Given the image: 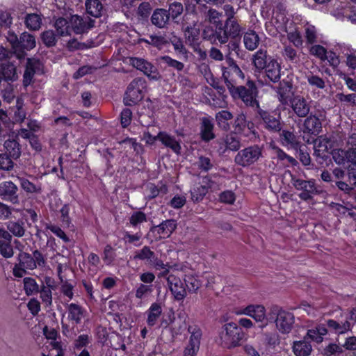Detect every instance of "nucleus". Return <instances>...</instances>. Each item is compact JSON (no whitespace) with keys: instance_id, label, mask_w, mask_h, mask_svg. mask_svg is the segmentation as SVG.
Masks as SVG:
<instances>
[{"instance_id":"46","label":"nucleus","mask_w":356,"mask_h":356,"mask_svg":"<svg viewBox=\"0 0 356 356\" xmlns=\"http://www.w3.org/2000/svg\"><path fill=\"white\" fill-rule=\"evenodd\" d=\"M329 140L326 138L319 137L314 140V154L316 156L323 158L325 153L328 149Z\"/></svg>"},{"instance_id":"30","label":"nucleus","mask_w":356,"mask_h":356,"mask_svg":"<svg viewBox=\"0 0 356 356\" xmlns=\"http://www.w3.org/2000/svg\"><path fill=\"white\" fill-rule=\"evenodd\" d=\"M157 138H159V140H160L164 146L170 148L176 154L180 153L181 145L175 137L171 136L166 132L160 131L157 134Z\"/></svg>"},{"instance_id":"48","label":"nucleus","mask_w":356,"mask_h":356,"mask_svg":"<svg viewBox=\"0 0 356 356\" xmlns=\"http://www.w3.org/2000/svg\"><path fill=\"white\" fill-rule=\"evenodd\" d=\"M234 127L235 130L239 133L243 131L247 127L249 129H251L254 124L251 122H248L246 120V116L243 113L238 114L235 120Z\"/></svg>"},{"instance_id":"20","label":"nucleus","mask_w":356,"mask_h":356,"mask_svg":"<svg viewBox=\"0 0 356 356\" xmlns=\"http://www.w3.org/2000/svg\"><path fill=\"white\" fill-rule=\"evenodd\" d=\"M289 104L294 113L299 118H305L310 112L309 102L301 95L293 96Z\"/></svg>"},{"instance_id":"31","label":"nucleus","mask_w":356,"mask_h":356,"mask_svg":"<svg viewBox=\"0 0 356 356\" xmlns=\"http://www.w3.org/2000/svg\"><path fill=\"white\" fill-rule=\"evenodd\" d=\"M243 42L245 49L252 51L259 47L260 38L254 31L249 30L243 34Z\"/></svg>"},{"instance_id":"36","label":"nucleus","mask_w":356,"mask_h":356,"mask_svg":"<svg viewBox=\"0 0 356 356\" xmlns=\"http://www.w3.org/2000/svg\"><path fill=\"white\" fill-rule=\"evenodd\" d=\"M6 149V154L11 156L14 160H17L21 156V145L15 139H8L3 144Z\"/></svg>"},{"instance_id":"22","label":"nucleus","mask_w":356,"mask_h":356,"mask_svg":"<svg viewBox=\"0 0 356 356\" xmlns=\"http://www.w3.org/2000/svg\"><path fill=\"white\" fill-rule=\"evenodd\" d=\"M275 59L274 57L268 54L266 49L261 48L253 54L252 63L256 70L261 73L268 67L269 60Z\"/></svg>"},{"instance_id":"39","label":"nucleus","mask_w":356,"mask_h":356,"mask_svg":"<svg viewBox=\"0 0 356 356\" xmlns=\"http://www.w3.org/2000/svg\"><path fill=\"white\" fill-rule=\"evenodd\" d=\"M327 330L324 325H319L314 329H310L307 331L306 337L310 339L316 343L323 341V336L326 335Z\"/></svg>"},{"instance_id":"21","label":"nucleus","mask_w":356,"mask_h":356,"mask_svg":"<svg viewBox=\"0 0 356 356\" xmlns=\"http://www.w3.org/2000/svg\"><path fill=\"white\" fill-rule=\"evenodd\" d=\"M204 185L195 186L191 190V200L193 202H200L208 193V189H214L215 183L208 176L203 178Z\"/></svg>"},{"instance_id":"25","label":"nucleus","mask_w":356,"mask_h":356,"mask_svg":"<svg viewBox=\"0 0 356 356\" xmlns=\"http://www.w3.org/2000/svg\"><path fill=\"white\" fill-rule=\"evenodd\" d=\"M218 152L220 154H225L227 150L238 151L241 147V138L237 136L231 134L225 136L223 142L220 143Z\"/></svg>"},{"instance_id":"5","label":"nucleus","mask_w":356,"mask_h":356,"mask_svg":"<svg viewBox=\"0 0 356 356\" xmlns=\"http://www.w3.org/2000/svg\"><path fill=\"white\" fill-rule=\"evenodd\" d=\"M243 337V331L234 323L225 324L219 333L220 343L225 348L240 346Z\"/></svg>"},{"instance_id":"47","label":"nucleus","mask_w":356,"mask_h":356,"mask_svg":"<svg viewBox=\"0 0 356 356\" xmlns=\"http://www.w3.org/2000/svg\"><path fill=\"white\" fill-rule=\"evenodd\" d=\"M24 289L27 296H32L39 292V285L35 280L31 277H24L23 280Z\"/></svg>"},{"instance_id":"59","label":"nucleus","mask_w":356,"mask_h":356,"mask_svg":"<svg viewBox=\"0 0 356 356\" xmlns=\"http://www.w3.org/2000/svg\"><path fill=\"white\" fill-rule=\"evenodd\" d=\"M309 84L313 87H316L318 89H323L325 87V83L324 80L317 75L309 74L306 76Z\"/></svg>"},{"instance_id":"41","label":"nucleus","mask_w":356,"mask_h":356,"mask_svg":"<svg viewBox=\"0 0 356 356\" xmlns=\"http://www.w3.org/2000/svg\"><path fill=\"white\" fill-rule=\"evenodd\" d=\"M328 328L336 334H343L350 330V323L348 321L337 322L333 319L327 321Z\"/></svg>"},{"instance_id":"15","label":"nucleus","mask_w":356,"mask_h":356,"mask_svg":"<svg viewBox=\"0 0 356 356\" xmlns=\"http://www.w3.org/2000/svg\"><path fill=\"white\" fill-rule=\"evenodd\" d=\"M238 315H246L252 318L256 322L261 323L259 327L263 328L267 325L266 309L264 305L258 304H251L240 309L236 312Z\"/></svg>"},{"instance_id":"57","label":"nucleus","mask_w":356,"mask_h":356,"mask_svg":"<svg viewBox=\"0 0 356 356\" xmlns=\"http://www.w3.org/2000/svg\"><path fill=\"white\" fill-rule=\"evenodd\" d=\"M38 293H40V298L42 302L47 307L51 306L52 304V292L51 287L49 286L42 285L41 289H39Z\"/></svg>"},{"instance_id":"17","label":"nucleus","mask_w":356,"mask_h":356,"mask_svg":"<svg viewBox=\"0 0 356 356\" xmlns=\"http://www.w3.org/2000/svg\"><path fill=\"white\" fill-rule=\"evenodd\" d=\"M72 32L75 34H83L95 26V20L88 16L73 15L70 18Z\"/></svg>"},{"instance_id":"64","label":"nucleus","mask_w":356,"mask_h":356,"mask_svg":"<svg viewBox=\"0 0 356 356\" xmlns=\"http://www.w3.org/2000/svg\"><path fill=\"white\" fill-rule=\"evenodd\" d=\"M197 166L202 171L208 172L213 168V163L210 158L201 156L198 159Z\"/></svg>"},{"instance_id":"34","label":"nucleus","mask_w":356,"mask_h":356,"mask_svg":"<svg viewBox=\"0 0 356 356\" xmlns=\"http://www.w3.org/2000/svg\"><path fill=\"white\" fill-rule=\"evenodd\" d=\"M7 229L16 237H22L25 234L26 228L25 222L22 219L17 220H10L6 223Z\"/></svg>"},{"instance_id":"60","label":"nucleus","mask_w":356,"mask_h":356,"mask_svg":"<svg viewBox=\"0 0 356 356\" xmlns=\"http://www.w3.org/2000/svg\"><path fill=\"white\" fill-rule=\"evenodd\" d=\"M327 52L326 49L320 44H314L309 49V53L322 61H325Z\"/></svg>"},{"instance_id":"37","label":"nucleus","mask_w":356,"mask_h":356,"mask_svg":"<svg viewBox=\"0 0 356 356\" xmlns=\"http://www.w3.org/2000/svg\"><path fill=\"white\" fill-rule=\"evenodd\" d=\"M161 314L162 307L161 304L159 302H153L147 311V323L148 326L152 327L155 325Z\"/></svg>"},{"instance_id":"3","label":"nucleus","mask_w":356,"mask_h":356,"mask_svg":"<svg viewBox=\"0 0 356 356\" xmlns=\"http://www.w3.org/2000/svg\"><path fill=\"white\" fill-rule=\"evenodd\" d=\"M183 10V5L177 1L170 3L168 9L156 8L151 15V23L158 29H168L172 22H177V19L182 14Z\"/></svg>"},{"instance_id":"24","label":"nucleus","mask_w":356,"mask_h":356,"mask_svg":"<svg viewBox=\"0 0 356 356\" xmlns=\"http://www.w3.org/2000/svg\"><path fill=\"white\" fill-rule=\"evenodd\" d=\"M302 131L311 135L317 136L322 131V122L315 115L311 114L305 117Z\"/></svg>"},{"instance_id":"9","label":"nucleus","mask_w":356,"mask_h":356,"mask_svg":"<svg viewBox=\"0 0 356 356\" xmlns=\"http://www.w3.org/2000/svg\"><path fill=\"white\" fill-rule=\"evenodd\" d=\"M228 44L225 47L227 48L228 53L225 56L227 63L229 67H226L228 72H231L232 74H234L236 76L241 77L242 79L244 78V74L242 70L236 63L234 60L229 57V55L232 51L235 52V54L240 56L243 54V51L241 48V42L240 38H230V40H228Z\"/></svg>"},{"instance_id":"29","label":"nucleus","mask_w":356,"mask_h":356,"mask_svg":"<svg viewBox=\"0 0 356 356\" xmlns=\"http://www.w3.org/2000/svg\"><path fill=\"white\" fill-rule=\"evenodd\" d=\"M67 318L73 324H79L81 323L82 318L84 316V309L83 307L76 303H70L67 306Z\"/></svg>"},{"instance_id":"28","label":"nucleus","mask_w":356,"mask_h":356,"mask_svg":"<svg viewBox=\"0 0 356 356\" xmlns=\"http://www.w3.org/2000/svg\"><path fill=\"white\" fill-rule=\"evenodd\" d=\"M281 66L277 60H269L268 67L261 73H264L265 76L267 77L271 82L277 83L280 81L281 77Z\"/></svg>"},{"instance_id":"2","label":"nucleus","mask_w":356,"mask_h":356,"mask_svg":"<svg viewBox=\"0 0 356 356\" xmlns=\"http://www.w3.org/2000/svg\"><path fill=\"white\" fill-rule=\"evenodd\" d=\"M18 263L13 269V275L22 277L26 274L27 270H35L37 268H43L47 264L46 258L38 250L33 251L32 254L22 252L17 256Z\"/></svg>"},{"instance_id":"27","label":"nucleus","mask_w":356,"mask_h":356,"mask_svg":"<svg viewBox=\"0 0 356 356\" xmlns=\"http://www.w3.org/2000/svg\"><path fill=\"white\" fill-rule=\"evenodd\" d=\"M280 138L282 144L289 148L298 150L300 147V143L293 132L289 130H282L280 132Z\"/></svg>"},{"instance_id":"7","label":"nucleus","mask_w":356,"mask_h":356,"mask_svg":"<svg viewBox=\"0 0 356 356\" xmlns=\"http://www.w3.org/2000/svg\"><path fill=\"white\" fill-rule=\"evenodd\" d=\"M146 87L145 80L143 78L134 79L128 86L124 97V104L126 106H134L143 98V90Z\"/></svg>"},{"instance_id":"18","label":"nucleus","mask_w":356,"mask_h":356,"mask_svg":"<svg viewBox=\"0 0 356 356\" xmlns=\"http://www.w3.org/2000/svg\"><path fill=\"white\" fill-rule=\"evenodd\" d=\"M18 187L11 181L0 183V197L14 204H19Z\"/></svg>"},{"instance_id":"13","label":"nucleus","mask_w":356,"mask_h":356,"mask_svg":"<svg viewBox=\"0 0 356 356\" xmlns=\"http://www.w3.org/2000/svg\"><path fill=\"white\" fill-rule=\"evenodd\" d=\"M133 259L145 261V264L153 266L156 270H159L160 268H164L163 261L159 259L155 252L147 245H145L140 250H136Z\"/></svg>"},{"instance_id":"52","label":"nucleus","mask_w":356,"mask_h":356,"mask_svg":"<svg viewBox=\"0 0 356 356\" xmlns=\"http://www.w3.org/2000/svg\"><path fill=\"white\" fill-rule=\"evenodd\" d=\"M153 292L152 284H144L140 283L136 288L135 296L138 299H143Z\"/></svg>"},{"instance_id":"43","label":"nucleus","mask_w":356,"mask_h":356,"mask_svg":"<svg viewBox=\"0 0 356 356\" xmlns=\"http://www.w3.org/2000/svg\"><path fill=\"white\" fill-rule=\"evenodd\" d=\"M20 187L27 193H40L41 187L38 184H35L24 177H17Z\"/></svg>"},{"instance_id":"42","label":"nucleus","mask_w":356,"mask_h":356,"mask_svg":"<svg viewBox=\"0 0 356 356\" xmlns=\"http://www.w3.org/2000/svg\"><path fill=\"white\" fill-rule=\"evenodd\" d=\"M184 283L186 291L191 293H197L199 289L202 286V281L193 275H186Z\"/></svg>"},{"instance_id":"26","label":"nucleus","mask_w":356,"mask_h":356,"mask_svg":"<svg viewBox=\"0 0 356 356\" xmlns=\"http://www.w3.org/2000/svg\"><path fill=\"white\" fill-rule=\"evenodd\" d=\"M214 124L210 118L204 117L201 119L200 135L204 142H209L215 138L213 133Z\"/></svg>"},{"instance_id":"53","label":"nucleus","mask_w":356,"mask_h":356,"mask_svg":"<svg viewBox=\"0 0 356 356\" xmlns=\"http://www.w3.org/2000/svg\"><path fill=\"white\" fill-rule=\"evenodd\" d=\"M14 160L6 153H0V170L3 171H11L14 168Z\"/></svg>"},{"instance_id":"33","label":"nucleus","mask_w":356,"mask_h":356,"mask_svg":"<svg viewBox=\"0 0 356 356\" xmlns=\"http://www.w3.org/2000/svg\"><path fill=\"white\" fill-rule=\"evenodd\" d=\"M177 228V222L175 220L169 219L163 221L160 225L154 226L151 229V231H154L157 229V232L160 235H163V237H169L171 234Z\"/></svg>"},{"instance_id":"44","label":"nucleus","mask_w":356,"mask_h":356,"mask_svg":"<svg viewBox=\"0 0 356 356\" xmlns=\"http://www.w3.org/2000/svg\"><path fill=\"white\" fill-rule=\"evenodd\" d=\"M59 36L53 30H47L41 33V39L47 47H53L56 45Z\"/></svg>"},{"instance_id":"11","label":"nucleus","mask_w":356,"mask_h":356,"mask_svg":"<svg viewBox=\"0 0 356 356\" xmlns=\"http://www.w3.org/2000/svg\"><path fill=\"white\" fill-rule=\"evenodd\" d=\"M256 118L259 120L261 125L270 133H280L282 129L280 115L276 116L273 113L259 108L256 111Z\"/></svg>"},{"instance_id":"35","label":"nucleus","mask_w":356,"mask_h":356,"mask_svg":"<svg viewBox=\"0 0 356 356\" xmlns=\"http://www.w3.org/2000/svg\"><path fill=\"white\" fill-rule=\"evenodd\" d=\"M56 33L59 37L70 36L72 33L70 19L67 20L64 17L57 18L54 24Z\"/></svg>"},{"instance_id":"32","label":"nucleus","mask_w":356,"mask_h":356,"mask_svg":"<svg viewBox=\"0 0 356 356\" xmlns=\"http://www.w3.org/2000/svg\"><path fill=\"white\" fill-rule=\"evenodd\" d=\"M292 348L296 356H308L312 350V345L307 341L306 337L302 340L294 341Z\"/></svg>"},{"instance_id":"8","label":"nucleus","mask_w":356,"mask_h":356,"mask_svg":"<svg viewBox=\"0 0 356 356\" xmlns=\"http://www.w3.org/2000/svg\"><path fill=\"white\" fill-rule=\"evenodd\" d=\"M183 31L186 44L191 47L194 52L197 54L200 58H204L207 54L201 47L200 28H198L195 24L193 25H187L183 28Z\"/></svg>"},{"instance_id":"55","label":"nucleus","mask_w":356,"mask_h":356,"mask_svg":"<svg viewBox=\"0 0 356 356\" xmlns=\"http://www.w3.org/2000/svg\"><path fill=\"white\" fill-rule=\"evenodd\" d=\"M149 39L150 45L158 49H161L169 43L165 35L152 34L149 35Z\"/></svg>"},{"instance_id":"62","label":"nucleus","mask_w":356,"mask_h":356,"mask_svg":"<svg viewBox=\"0 0 356 356\" xmlns=\"http://www.w3.org/2000/svg\"><path fill=\"white\" fill-rule=\"evenodd\" d=\"M287 38L295 47L299 48L302 46L303 40L302 35L297 30L289 32L287 33Z\"/></svg>"},{"instance_id":"45","label":"nucleus","mask_w":356,"mask_h":356,"mask_svg":"<svg viewBox=\"0 0 356 356\" xmlns=\"http://www.w3.org/2000/svg\"><path fill=\"white\" fill-rule=\"evenodd\" d=\"M233 118V115L228 111L222 110L216 114V120L218 125L222 129L227 130L229 129L228 120Z\"/></svg>"},{"instance_id":"61","label":"nucleus","mask_w":356,"mask_h":356,"mask_svg":"<svg viewBox=\"0 0 356 356\" xmlns=\"http://www.w3.org/2000/svg\"><path fill=\"white\" fill-rule=\"evenodd\" d=\"M0 254L4 258H10L14 254L11 241H0Z\"/></svg>"},{"instance_id":"58","label":"nucleus","mask_w":356,"mask_h":356,"mask_svg":"<svg viewBox=\"0 0 356 356\" xmlns=\"http://www.w3.org/2000/svg\"><path fill=\"white\" fill-rule=\"evenodd\" d=\"M159 60L162 63L166 64L168 67H172L177 71H181L184 67V64L183 63L173 59L169 56H161Z\"/></svg>"},{"instance_id":"40","label":"nucleus","mask_w":356,"mask_h":356,"mask_svg":"<svg viewBox=\"0 0 356 356\" xmlns=\"http://www.w3.org/2000/svg\"><path fill=\"white\" fill-rule=\"evenodd\" d=\"M85 5L88 15L95 18L99 17L102 15L103 5L99 0H87Z\"/></svg>"},{"instance_id":"1","label":"nucleus","mask_w":356,"mask_h":356,"mask_svg":"<svg viewBox=\"0 0 356 356\" xmlns=\"http://www.w3.org/2000/svg\"><path fill=\"white\" fill-rule=\"evenodd\" d=\"M222 78L230 94L234 99H241L247 106L251 107L256 112L259 108V102L257 99L258 90L252 81H248L245 86H235L229 79V72L223 67Z\"/></svg>"},{"instance_id":"50","label":"nucleus","mask_w":356,"mask_h":356,"mask_svg":"<svg viewBox=\"0 0 356 356\" xmlns=\"http://www.w3.org/2000/svg\"><path fill=\"white\" fill-rule=\"evenodd\" d=\"M25 23L29 29L36 31L41 26L42 19L37 14H29L26 17Z\"/></svg>"},{"instance_id":"12","label":"nucleus","mask_w":356,"mask_h":356,"mask_svg":"<svg viewBox=\"0 0 356 356\" xmlns=\"http://www.w3.org/2000/svg\"><path fill=\"white\" fill-rule=\"evenodd\" d=\"M291 184L293 187L300 191L301 193L298 195V197L304 201H308L313 198L314 195L319 193L315 181L313 179L304 180L291 175Z\"/></svg>"},{"instance_id":"23","label":"nucleus","mask_w":356,"mask_h":356,"mask_svg":"<svg viewBox=\"0 0 356 356\" xmlns=\"http://www.w3.org/2000/svg\"><path fill=\"white\" fill-rule=\"evenodd\" d=\"M277 95L280 103L286 106L289 105L293 99L292 83L289 81L282 80L277 88Z\"/></svg>"},{"instance_id":"49","label":"nucleus","mask_w":356,"mask_h":356,"mask_svg":"<svg viewBox=\"0 0 356 356\" xmlns=\"http://www.w3.org/2000/svg\"><path fill=\"white\" fill-rule=\"evenodd\" d=\"M36 65H38V63L35 61H33L31 59H28L26 70L24 74L23 80L24 85L25 86H27L31 83L32 79L34 76V74L35 72V69Z\"/></svg>"},{"instance_id":"4","label":"nucleus","mask_w":356,"mask_h":356,"mask_svg":"<svg viewBox=\"0 0 356 356\" xmlns=\"http://www.w3.org/2000/svg\"><path fill=\"white\" fill-rule=\"evenodd\" d=\"M241 31V29L236 19H226L223 28L220 27L215 32L209 29L204 30L203 38L213 42L218 40L221 44H225L229 38L239 37Z\"/></svg>"},{"instance_id":"51","label":"nucleus","mask_w":356,"mask_h":356,"mask_svg":"<svg viewBox=\"0 0 356 356\" xmlns=\"http://www.w3.org/2000/svg\"><path fill=\"white\" fill-rule=\"evenodd\" d=\"M2 77L4 81H14L17 78L16 69L14 65L10 63L3 64L2 67Z\"/></svg>"},{"instance_id":"14","label":"nucleus","mask_w":356,"mask_h":356,"mask_svg":"<svg viewBox=\"0 0 356 356\" xmlns=\"http://www.w3.org/2000/svg\"><path fill=\"white\" fill-rule=\"evenodd\" d=\"M188 332L191 334L189 342L184 351V356H195L200 349L202 332L197 325H189Z\"/></svg>"},{"instance_id":"56","label":"nucleus","mask_w":356,"mask_h":356,"mask_svg":"<svg viewBox=\"0 0 356 356\" xmlns=\"http://www.w3.org/2000/svg\"><path fill=\"white\" fill-rule=\"evenodd\" d=\"M282 54L286 60L291 63H296L298 61L296 50L290 45H284Z\"/></svg>"},{"instance_id":"16","label":"nucleus","mask_w":356,"mask_h":356,"mask_svg":"<svg viewBox=\"0 0 356 356\" xmlns=\"http://www.w3.org/2000/svg\"><path fill=\"white\" fill-rule=\"evenodd\" d=\"M130 64L143 72L149 79L157 81L161 78L157 68L147 60L141 58H130Z\"/></svg>"},{"instance_id":"38","label":"nucleus","mask_w":356,"mask_h":356,"mask_svg":"<svg viewBox=\"0 0 356 356\" xmlns=\"http://www.w3.org/2000/svg\"><path fill=\"white\" fill-rule=\"evenodd\" d=\"M36 45L34 35L24 32L21 34L17 49L29 51Z\"/></svg>"},{"instance_id":"6","label":"nucleus","mask_w":356,"mask_h":356,"mask_svg":"<svg viewBox=\"0 0 356 356\" xmlns=\"http://www.w3.org/2000/svg\"><path fill=\"white\" fill-rule=\"evenodd\" d=\"M261 156L262 148L258 145H253L238 151L234 162L238 165L248 167L256 163Z\"/></svg>"},{"instance_id":"54","label":"nucleus","mask_w":356,"mask_h":356,"mask_svg":"<svg viewBox=\"0 0 356 356\" xmlns=\"http://www.w3.org/2000/svg\"><path fill=\"white\" fill-rule=\"evenodd\" d=\"M146 214L140 211L134 212L129 217V223L134 227H137L140 224L147 222Z\"/></svg>"},{"instance_id":"63","label":"nucleus","mask_w":356,"mask_h":356,"mask_svg":"<svg viewBox=\"0 0 356 356\" xmlns=\"http://www.w3.org/2000/svg\"><path fill=\"white\" fill-rule=\"evenodd\" d=\"M332 154L333 160L339 165L344 164L345 161H347L348 151L334 149Z\"/></svg>"},{"instance_id":"19","label":"nucleus","mask_w":356,"mask_h":356,"mask_svg":"<svg viewBox=\"0 0 356 356\" xmlns=\"http://www.w3.org/2000/svg\"><path fill=\"white\" fill-rule=\"evenodd\" d=\"M167 282L169 289L175 299L177 301L184 300L186 297L187 292L181 279L174 275H169L167 277Z\"/></svg>"},{"instance_id":"10","label":"nucleus","mask_w":356,"mask_h":356,"mask_svg":"<svg viewBox=\"0 0 356 356\" xmlns=\"http://www.w3.org/2000/svg\"><path fill=\"white\" fill-rule=\"evenodd\" d=\"M272 313L276 315L275 321L276 327L282 334L289 333L295 323V316L293 313L282 309L277 306L272 308Z\"/></svg>"}]
</instances>
